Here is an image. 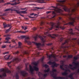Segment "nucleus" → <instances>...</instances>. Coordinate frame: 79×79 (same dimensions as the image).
<instances>
[{
	"mask_svg": "<svg viewBox=\"0 0 79 79\" xmlns=\"http://www.w3.org/2000/svg\"><path fill=\"white\" fill-rule=\"evenodd\" d=\"M10 9H6L5 10V11H10Z\"/></svg>",
	"mask_w": 79,
	"mask_h": 79,
	"instance_id": "obj_42",
	"label": "nucleus"
},
{
	"mask_svg": "<svg viewBox=\"0 0 79 79\" xmlns=\"http://www.w3.org/2000/svg\"><path fill=\"white\" fill-rule=\"evenodd\" d=\"M73 57V56L72 55H69L68 56V58H72Z\"/></svg>",
	"mask_w": 79,
	"mask_h": 79,
	"instance_id": "obj_39",
	"label": "nucleus"
},
{
	"mask_svg": "<svg viewBox=\"0 0 79 79\" xmlns=\"http://www.w3.org/2000/svg\"><path fill=\"white\" fill-rule=\"evenodd\" d=\"M71 14H69V16H71Z\"/></svg>",
	"mask_w": 79,
	"mask_h": 79,
	"instance_id": "obj_57",
	"label": "nucleus"
},
{
	"mask_svg": "<svg viewBox=\"0 0 79 79\" xmlns=\"http://www.w3.org/2000/svg\"><path fill=\"white\" fill-rule=\"evenodd\" d=\"M28 17L30 18H34V17H31V16H29Z\"/></svg>",
	"mask_w": 79,
	"mask_h": 79,
	"instance_id": "obj_48",
	"label": "nucleus"
},
{
	"mask_svg": "<svg viewBox=\"0 0 79 79\" xmlns=\"http://www.w3.org/2000/svg\"><path fill=\"white\" fill-rule=\"evenodd\" d=\"M74 74L75 73H74L70 74L69 76V77L70 78V79H74V78H73V74Z\"/></svg>",
	"mask_w": 79,
	"mask_h": 79,
	"instance_id": "obj_18",
	"label": "nucleus"
},
{
	"mask_svg": "<svg viewBox=\"0 0 79 79\" xmlns=\"http://www.w3.org/2000/svg\"><path fill=\"white\" fill-rule=\"evenodd\" d=\"M44 57H43L40 60V61H43L44 60Z\"/></svg>",
	"mask_w": 79,
	"mask_h": 79,
	"instance_id": "obj_36",
	"label": "nucleus"
},
{
	"mask_svg": "<svg viewBox=\"0 0 79 79\" xmlns=\"http://www.w3.org/2000/svg\"><path fill=\"white\" fill-rule=\"evenodd\" d=\"M11 28V27H10L9 29L6 30V33H7V32H9V31H10V29Z\"/></svg>",
	"mask_w": 79,
	"mask_h": 79,
	"instance_id": "obj_34",
	"label": "nucleus"
},
{
	"mask_svg": "<svg viewBox=\"0 0 79 79\" xmlns=\"http://www.w3.org/2000/svg\"><path fill=\"white\" fill-rule=\"evenodd\" d=\"M67 56H63V57L64 58H65V57H66Z\"/></svg>",
	"mask_w": 79,
	"mask_h": 79,
	"instance_id": "obj_60",
	"label": "nucleus"
},
{
	"mask_svg": "<svg viewBox=\"0 0 79 79\" xmlns=\"http://www.w3.org/2000/svg\"><path fill=\"white\" fill-rule=\"evenodd\" d=\"M69 33L71 34H74V33L73 32V30L72 29H69Z\"/></svg>",
	"mask_w": 79,
	"mask_h": 79,
	"instance_id": "obj_24",
	"label": "nucleus"
},
{
	"mask_svg": "<svg viewBox=\"0 0 79 79\" xmlns=\"http://www.w3.org/2000/svg\"><path fill=\"white\" fill-rule=\"evenodd\" d=\"M19 3L15 2L14 3L11 4V5H16L19 4Z\"/></svg>",
	"mask_w": 79,
	"mask_h": 79,
	"instance_id": "obj_29",
	"label": "nucleus"
},
{
	"mask_svg": "<svg viewBox=\"0 0 79 79\" xmlns=\"http://www.w3.org/2000/svg\"><path fill=\"white\" fill-rule=\"evenodd\" d=\"M19 44V47L18 48H21L22 47V43H21V42H19L18 43Z\"/></svg>",
	"mask_w": 79,
	"mask_h": 79,
	"instance_id": "obj_23",
	"label": "nucleus"
},
{
	"mask_svg": "<svg viewBox=\"0 0 79 79\" xmlns=\"http://www.w3.org/2000/svg\"><path fill=\"white\" fill-rule=\"evenodd\" d=\"M11 38L10 37H7V38H6V40H9V39H10Z\"/></svg>",
	"mask_w": 79,
	"mask_h": 79,
	"instance_id": "obj_40",
	"label": "nucleus"
},
{
	"mask_svg": "<svg viewBox=\"0 0 79 79\" xmlns=\"http://www.w3.org/2000/svg\"><path fill=\"white\" fill-rule=\"evenodd\" d=\"M44 67L45 68H48V67H49V66L47 64H45L44 65Z\"/></svg>",
	"mask_w": 79,
	"mask_h": 79,
	"instance_id": "obj_32",
	"label": "nucleus"
},
{
	"mask_svg": "<svg viewBox=\"0 0 79 79\" xmlns=\"http://www.w3.org/2000/svg\"><path fill=\"white\" fill-rule=\"evenodd\" d=\"M41 24H44V22H42Z\"/></svg>",
	"mask_w": 79,
	"mask_h": 79,
	"instance_id": "obj_58",
	"label": "nucleus"
},
{
	"mask_svg": "<svg viewBox=\"0 0 79 79\" xmlns=\"http://www.w3.org/2000/svg\"><path fill=\"white\" fill-rule=\"evenodd\" d=\"M44 35H47L48 36V37H52V38L53 39H55V37L54 36H53V37L52 36V35H51L49 34L48 32L44 33Z\"/></svg>",
	"mask_w": 79,
	"mask_h": 79,
	"instance_id": "obj_15",
	"label": "nucleus"
},
{
	"mask_svg": "<svg viewBox=\"0 0 79 79\" xmlns=\"http://www.w3.org/2000/svg\"><path fill=\"white\" fill-rule=\"evenodd\" d=\"M10 2H16V0H14L13 1H10Z\"/></svg>",
	"mask_w": 79,
	"mask_h": 79,
	"instance_id": "obj_53",
	"label": "nucleus"
},
{
	"mask_svg": "<svg viewBox=\"0 0 79 79\" xmlns=\"http://www.w3.org/2000/svg\"><path fill=\"white\" fill-rule=\"evenodd\" d=\"M79 19V17H77L76 18H74L70 17L69 19L71 21V22H69L68 23L64 24V25H68V24H69V25H73V24L75 22L74 20H75V19Z\"/></svg>",
	"mask_w": 79,
	"mask_h": 79,
	"instance_id": "obj_9",
	"label": "nucleus"
},
{
	"mask_svg": "<svg viewBox=\"0 0 79 79\" xmlns=\"http://www.w3.org/2000/svg\"><path fill=\"white\" fill-rule=\"evenodd\" d=\"M4 26V28H6V27H10V26H11V25L7 24L6 25V23H4L3 24Z\"/></svg>",
	"mask_w": 79,
	"mask_h": 79,
	"instance_id": "obj_20",
	"label": "nucleus"
},
{
	"mask_svg": "<svg viewBox=\"0 0 79 79\" xmlns=\"http://www.w3.org/2000/svg\"><path fill=\"white\" fill-rule=\"evenodd\" d=\"M12 42H14V43H15V40H12Z\"/></svg>",
	"mask_w": 79,
	"mask_h": 79,
	"instance_id": "obj_52",
	"label": "nucleus"
},
{
	"mask_svg": "<svg viewBox=\"0 0 79 79\" xmlns=\"http://www.w3.org/2000/svg\"><path fill=\"white\" fill-rule=\"evenodd\" d=\"M60 22H58L56 24V25L55 26V27L56 28H57L58 29V28H61L62 29H64L65 28V27H60Z\"/></svg>",
	"mask_w": 79,
	"mask_h": 79,
	"instance_id": "obj_13",
	"label": "nucleus"
},
{
	"mask_svg": "<svg viewBox=\"0 0 79 79\" xmlns=\"http://www.w3.org/2000/svg\"><path fill=\"white\" fill-rule=\"evenodd\" d=\"M6 4H7V5L9 4H10V3L8 2V3H7Z\"/></svg>",
	"mask_w": 79,
	"mask_h": 79,
	"instance_id": "obj_61",
	"label": "nucleus"
},
{
	"mask_svg": "<svg viewBox=\"0 0 79 79\" xmlns=\"http://www.w3.org/2000/svg\"><path fill=\"white\" fill-rule=\"evenodd\" d=\"M79 55H78L77 56L74 57V58L75 60H77V59L79 58Z\"/></svg>",
	"mask_w": 79,
	"mask_h": 79,
	"instance_id": "obj_28",
	"label": "nucleus"
},
{
	"mask_svg": "<svg viewBox=\"0 0 79 79\" xmlns=\"http://www.w3.org/2000/svg\"><path fill=\"white\" fill-rule=\"evenodd\" d=\"M4 37H7L8 36H9V35H4Z\"/></svg>",
	"mask_w": 79,
	"mask_h": 79,
	"instance_id": "obj_56",
	"label": "nucleus"
},
{
	"mask_svg": "<svg viewBox=\"0 0 79 79\" xmlns=\"http://www.w3.org/2000/svg\"><path fill=\"white\" fill-rule=\"evenodd\" d=\"M37 29V28L35 27H34L33 28V31H35Z\"/></svg>",
	"mask_w": 79,
	"mask_h": 79,
	"instance_id": "obj_45",
	"label": "nucleus"
},
{
	"mask_svg": "<svg viewBox=\"0 0 79 79\" xmlns=\"http://www.w3.org/2000/svg\"><path fill=\"white\" fill-rule=\"evenodd\" d=\"M10 56H5L4 57V58L5 59V60H8V59H9V58H10Z\"/></svg>",
	"mask_w": 79,
	"mask_h": 79,
	"instance_id": "obj_21",
	"label": "nucleus"
},
{
	"mask_svg": "<svg viewBox=\"0 0 79 79\" xmlns=\"http://www.w3.org/2000/svg\"><path fill=\"white\" fill-rule=\"evenodd\" d=\"M66 0H64L63 1H58L59 3L57 4V6H59L60 8V7H62L64 10L65 11H68L69 13H73L76 10V8L77 7V6H79V2H78L77 5H75V6L73 7L70 9H69L64 5L63 4L64 2H65Z\"/></svg>",
	"mask_w": 79,
	"mask_h": 79,
	"instance_id": "obj_2",
	"label": "nucleus"
},
{
	"mask_svg": "<svg viewBox=\"0 0 79 79\" xmlns=\"http://www.w3.org/2000/svg\"><path fill=\"white\" fill-rule=\"evenodd\" d=\"M72 40H76V38L72 39Z\"/></svg>",
	"mask_w": 79,
	"mask_h": 79,
	"instance_id": "obj_51",
	"label": "nucleus"
},
{
	"mask_svg": "<svg viewBox=\"0 0 79 79\" xmlns=\"http://www.w3.org/2000/svg\"><path fill=\"white\" fill-rule=\"evenodd\" d=\"M28 31H18V32H19L20 33H23V34H25V33H26V32H28Z\"/></svg>",
	"mask_w": 79,
	"mask_h": 79,
	"instance_id": "obj_27",
	"label": "nucleus"
},
{
	"mask_svg": "<svg viewBox=\"0 0 79 79\" xmlns=\"http://www.w3.org/2000/svg\"><path fill=\"white\" fill-rule=\"evenodd\" d=\"M39 53H40V52H38V53H37V55H39Z\"/></svg>",
	"mask_w": 79,
	"mask_h": 79,
	"instance_id": "obj_62",
	"label": "nucleus"
},
{
	"mask_svg": "<svg viewBox=\"0 0 79 79\" xmlns=\"http://www.w3.org/2000/svg\"><path fill=\"white\" fill-rule=\"evenodd\" d=\"M18 61H20V59L18 58V57L14 58L12 60V62H14V61H16L18 62Z\"/></svg>",
	"mask_w": 79,
	"mask_h": 79,
	"instance_id": "obj_16",
	"label": "nucleus"
},
{
	"mask_svg": "<svg viewBox=\"0 0 79 79\" xmlns=\"http://www.w3.org/2000/svg\"><path fill=\"white\" fill-rule=\"evenodd\" d=\"M50 70V68H48L47 70L45 69L44 70V72L45 73V74L43 75V74L41 73V72H39L38 73V76L40 77L39 79H44L45 77H47L48 74H49V71Z\"/></svg>",
	"mask_w": 79,
	"mask_h": 79,
	"instance_id": "obj_6",
	"label": "nucleus"
},
{
	"mask_svg": "<svg viewBox=\"0 0 79 79\" xmlns=\"http://www.w3.org/2000/svg\"><path fill=\"white\" fill-rule=\"evenodd\" d=\"M18 73H20L21 75L23 76H24L25 77L27 76V73L26 72V71L24 70L20 71L19 72L18 71Z\"/></svg>",
	"mask_w": 79,
	"mask_h": 79,
	"instance_id": "obj_11",
	"label": "nucleus"
},
{
	"mask_svg": "<svg viewBox=\"0 0 79 79\" xmlns=\"http://www.w3.org/2000/svg\"><path fill=\"white\" fill-rule=\"evenodd\" d=\"M53 35L54 36H55V37H57V36H58V35H56L55 34H53Z\"/></svg>",
	"mask_w": 79,
	"mask_h": 79,
	"instance_id": "obj_44",
	"label": "nucleus"
},
{
	"mask_svg": "<svg viewBox=\"0 0 79 79\" xmlns=\"http://www.w3.org/2000/svg\"><path fill=\"white\" fill-rule=\"evenodd\" d=\"M47 56L49 60L51 58H54L55 59L56 58V55H54L52 54L50 55L49 56L48 55V54H47Z\"/></svg>",
	"mask_w": 79,
	"mask_h": 79,
	"instance_id": "obj_14",
	"label": "nucleus"
},
{
	"mask_svg": "<svg viewBox=\"0 0 79 79\" xmlns=\"http://www.w3.org/2000/svg\"><path fill=\"white\" fill-rule=\"evenodd\" d=\"M18 39H23V38H25V42H26V43H27L28 45H31L32 44H33L37 46V48H39L40 50H42L40 48V47L41 46V45H42V44L40 43H37L33 41L31 42L30 41H28V40H29L30 39L29 37H26V35H22L20 37H18Z\"/></svg>",
	"mask_w": 79,
	"mask_h": 79,
	"instance_id": "obj_4",
	"label": "nucleus"
},
{
	"mask_svg": "<svg viewBox=\"0 0 79 79\" xmlns=\"http://www.w3.org/2000/svg\"><path fill=\"white\" fill-rule=\"evenodd\" d=\"M5 47H6V45H3L2 46V48H4Z\"/></svg>",
	"mask_w": 79,
	"mask_h": 79,
	"instance_id": "obj_43",
	"label": "nucleus"
},
{
	"mask_svg": "<svg viewBox=\"0 0 79 79\" xmlns=\"http://www.w3.org/2000/svg\"><path fill=\"white\" fill-rule=\"evenodd\" d=\"M48 64H49V65H52L51 67L52 68V71H50L49 72V73L54 79H65V77H56V75H57V74L54 73H55V72H56V70L55 69H54L53 68H54V67H55V66L56 67L58 66L59 65V64H56V63H55V62H51V61H49V62H48Z\"/></svg>",
	"mask_w": 79,
	"mask_h": 79,
	"instance_id": "obj_3",
	"label": "nucleus"
},
{
	"mask_svg": "<svg viewBox=\"0 0 79 79\" xmlns=\"http://www.w3.org/2000/svg\"><path fill=\"white\" fill-rule=\"evenodd\" d=\"M22 67H22V66H19L17 67V69H21V68H22Z\"/></svg>",
	"mask_w": 79,
	"mask_h": 79,
	"instance_id": "obj_33",
	"label": "nucleus"
},
{
	"mask_svg": "<svg viewBox=\"0 0 79 79\" xmlns=\"http://www.w3.org/2000/svg\"><path fill=\"white\" fill-rule=\"evenodd\" d=\"M60 63L62 65H60V68L62 70L65 71L64 72L62 73V74L63 76H67L68 73V71L69 73H71L70 69L72 70H74L76 69H77V72L76 74H79V62L77 61H75L73 62L72 64L75 67H73V64H69V66L68 65L64 64V61L61 60Z\"/></svg>",
	"mask_w": 79,
	"mask_h": 79,
	"instance_id": "obj_1",
	"label": "nucleus"
},
{
	"mask_svg": "<svg viewBox=\"0 0 79 79\" xmlns=\"http://www.w3.org/2000/svg\"><path fill=\"white\" fill-rule=\"evenodd\" d=\"M5 43H6V44H7V43H8V44H10V42H9L8 41H6Z\"/></svg>",
	"mask_w": 79,
	"mask_h": 79,
	"instance_id": "obj_41",
	"label": "nucleus"
},
{
	"mask_svg": "<svg viewBox=\"0 0 79 79\" xmlns=\"http://www.w3.org/2000/svg\"><path fill=\"white\" fill-rule=\"evenodd\" d=\"M19 53V51H17V52H15L14 53V54H15V55H16V54H18V53Z\"/></svg>",
	"mask_w": 79,
	"mask_h": 79,
	"instance_id": "obj_37",
	"label": "nucleus"
},
{
	"mask_svg": "<svg viewBox=\"0 0 79 79\" xmlns=\"http://www.w3.org/2000/svg\"><path fill=\"white\" fill-rule=\"evenodd\" d=\"M22 29H24V30H26V29H27V27H26V26H22Z\"/></svg>",
	"mask_w": 79,
	"mask_h": 79,
	"instance_id": "obj_26",
	"label": "nucleus"
},
{
	"mask_svg": "<svg viewBox=\"0 0 79 79\" xmlns=\"http://www.w3.org/2000/svg\"><path fill=\"white\" fill-rule=\"evenodd\" d=\"M27 71H29V68H27V66H26V68L25 69Z\"/></svg>",
	"mask_w": 79,
	"mask_h": 79,
	"instance_id": "obj_38",
	"label": "nucleus"
},
{
	"mask_svg": "<svg viewBox=\"0 0 79 79\" xmlns=\"http://www.w3.org/2000/svg\"><path fill=\"white\" fill-rule=\"evenodd\" d=\"M38 37H39L40 38V39L42 40V43H43V44H44V42H45V40H44V38L43 37H44V38H45L46 37V36H44V35H43V36H41L40 35L39 36L38 35H37L36 36H35L34 37V39H35V40H37V39Z\"/></svg>",
	"mask_w": 79,
	"mask_h": 79,
	"instance_id": "obj_10",
	"label": "nucleus"
},
{
	"mask_svg": "<svg viewBox=\"0 0 79 79\" xmlns=\"http://www.w3.org/2000/svg\"><path fill=\"white\" fill-rule=\"evenodd\" d=\"M51 11H48V12H47L46 13V14H48L49 13H51Z\"/></svg>",
	"mask_w": 79,
	"mask_h": 79,
	"instance_id": "obj_47",
	"label": "nucleus"
},
{
	"mask_svg": "<svg viewBox=\"0 0 79 79\" xmlns=\"http://www.w3.org/2000/svg\"><path fill=\"white\" fill-rule=\"evenodd\" d=\"M9 52H6L3 53L4 55H5V54H6V53H8Z\"/></svg>",
	"mask_w": 79,
	"mask_h": 79,
	"instance_id": "obj_46",
	"label": "nucleus"
},
{
	"mask_svg": "<svg viewBox=\"0 0 79 79\" xmlns=\"http://www.w3.org/2000/svg\"><path fill=\"white\" fill-rule=\"evenodd\" d=\"M12 62V61H11L10 62H8L7 63V64H8V66H9V67H10V68H11V66L10 65V64H11V63Z\"/></svg>",
	"mask_w": 79,
	"mask_h": 79,
	"instance_id": "obj_25",
	"label": "nucleus"
},
{
	"mask_svg": "<svg viewBox=\"0 0 79 79\" xmlns=\"http://www.w3.org/2000/svg\"><path fill=\"white\" fill-rule=\"evenodd\" d=\"M10 10L11 11H16L17 13L18 14H19V15H20L21 13H23V14H26V13H27V12H26V10L25 11H19L18 10H15V9H10Z\"/></svg>",
	"mask_w": 79,
	"mask_h": 79,
	"instance_id": "obj_12",
	"label": "nucleus"
},
{
	"mask_svg": "<svg viewBox=\"0 0 79 79\" xmlns=\"http://www.w3.org/2000/svg\"><path fill=\"white\" fill-rule=\"evenodd\" d=\"M36 8H37V9H40L39 8V7H37Z\"/></svg>",
	"mask_w": 79,
	"mask_h": 79,
	"instance_id": "obj_64",
	"label": "nucleus"
},
{
	"mask_svg": "<svg viewBox=\"0 0 79 79\" xmlns=\"http://www.w3.org/2000/svg\"><path fill=\"white\" fill-rule=\"evenodd\" d=\"M1 2H2V3H4V2H5L4 1V0H1Z\"/></svg>",
	"mask_w": 79,
	"mask_h": 79,
	"instance_id": "obj_54",
	"label": "nucleus"
},
{
	"mask_svg": "<svg viewBox=\"0 0 79 79\" xmlns=\"http://www.w3.org/2000/svg\"><path fill=\"white\" fill-rule=\"evenodd\" d=\"M3 15L4 16H5V15H6V14H4Z\"/></svg>",
	"mask_w": 79,
	"mask_h": 79,
	"instance_id": "obj_63",
	"label": "nucleus"
},
{
	"mask_svg": "<svg viewBox=\"0 0 79 79\" xmlns=\"http://www.w3.org/2000/svg\"><path fill=\"white\" fill-rule=\"evenodd\" d=\"M11 46V45H10L9 47H10V48H14V47H15L16 46V45L13 46Z\"/></svg>",
	"mask_w": 79,
	"mask_h": 79,
	"instance_id": "obj_35",
	"label": "nucleus"
},
{
	"mask_svg": "<svg viewBox=\"0 0 79 79\" xmlns=\"http://www.w3.org/2000/svg\"><path fill=\"white\" fill-rule=\"evenodd\" d=\"M30 15H31V16H33V15H34V16H37L38 15L37 14H34V13H32L30 14Z\"/></svg>",
	"mask_w": 79,
	"mask_h": 79,
	"instance_id": "obj_30",
	"label": "nucleus"
},
{
	"mask_svg": "<svg viewBox=\"0 0 79 79\" xmlns=\"http://www.w3.org/2000/svg\"><path fill=\"white\" fill-rule=\"evenodd\" d=\"M15 77L16 79H19V76H18V73H16Z\"/></svg>",
	"mask_w": 79,
	"mask_h": 79,
	"instance_id": "obj_31",
	"label": "nucleus"
},
{
	"mask_svg": "<svg viewBox=\"0 0 79 79\" xmlns=\"http://www.w3.org/2000/svg\"><path fill=\"white\" fill-rule=\"evenodd\" d=\"M69 40H71V38H70L67 40L66 41H65V42L62 44V45H64V44H66V43H68V42H69Z\"/></svg>",
	"mask_w": 79,
	"mask_h": 79,
	"instance_id": "obj_22",
	"label": "nucleus"
},
{
	"mask_svg": "<svg viewBox=\"0 0 79 79\" xmlns=\"http://www.w3.org/2000/svg\"><path fill=\"white\" fill-rule=\"evenodd\" d=\"M37 63L36 62L32 63L31 65L33 67H32L31 65H29L30 71V73H31V74H33V71L34 70L36 71H39V68L37 66Z\"/></svg>",
	"mask_w": 79,
	"mask_h": 79,
	"instance_id": "obj_5",
	"label": "nucleus"
},
{
	"mask_svg": "<svg viewBox=\"0 0 79 79\" xmlns=\"http://www.w3.org/2000/svg\"><path fill=\"white\" fill-rule=\"evenodd\" d=\"M0 71L1 72H2V73H3L2 75H0V77H6V73H11V71L9 70H6L4 69H0Z\"/></svg>",
	"mask_w": 79,
	"mask_h": 79,
	"instance_id": "obj_8",
	"label": "nucleus"
},
{
	"mask_svg": "<svg viewBox=\"0 0 79 79\" xmlns=\"http://www.w3.org/2000/svg\"><path fill=\"white\" fill-rule=\"evenodd\" d=\"M52 45V43H50L48 44V45Z\"/></svg>",
	"mask_w": 79,
	"mask_h": 79,
	"instance_id": "obj_50",
	"label": "nucleus"
},
{
	"mask_svg": "<svg viewBox=\"0 0 79 79\" xmlns=\"http://www.w3.org/2000/svg\"><path fill=\"white\" fill-rule=\"evenodd\" d=\"M49 25H51L52 26V27L50 28L49 29V30H52V29H53V25H54V23L53 22H51L49 23Z\"/></svg>",
	"mask_w": 79,
	"mask_h": 79,
	"instance_id": "obj_17",
	"label": "nucleus"
},
{
	"mask_svg": "<svg viewBox=\"0 0 79 79\" xmlns=\"http://www.w3.org/2000/svg\"><path fill=\"white\" fill-rule=\"evenodd\" d=\"M51 8H53V9H52V10H54V11L52 12V15L53 16L52 17V18H53L54 17L56 16V13H60L61 11H63V10H61V9L58 8V7H55L54 6H51Z\"/></svg>",
	"mask_w": 79,
	"mask_h": 79,
	"instance_id": "obj_7",
	"label": "nucleus"
},
{
	"mask_svg": "<svg viewBox=\"0 0 79 79\" xmlns=\"http://www.w3.org/2000/svg\"><path fill=\"white\" fill-rule=\"evenodd\" d=\"M33 11H35V10H36V9H33Z\"/></svg>",
	"mask_w": 79,
	"mask_h": 79,
	"instance_id": "obj_59",
	"label": "nucleus"
},
{
	"mask_svg": "<svg viewBox=\"0 0 79 79\" xmlns=\"http://www.w3.org/2000/svg\"><path fill=\"white\" fill-rule=\"evenodd\" d=\"M78 27H75V29H77V30H78Z\"/></svg>",
	"mask_w": 79,
	"mask_h": 79,
	"instance_id": "obj_49",
	"label": "nucleus"
},
{
	"mask_svg": "<svg viewBox=\"0 0 79 79\" xmlns=\"http://www.w3.org/2000/svg\"><path fill=\"white\" fill-rule=\"evenodd\" d=\"M35 2H36V3H46L45 2V1L44 0H38L37 1H35Z\"/></svg>",
	"mask_w": 79,
	"mask_h": 79,
	"instance_id": "obj_19",
	"label": "nucleus"
},
{
	"mask_svg": "<svg viewBox=\"0 0 79 79\" xmlns=\"http://www.w3.org/2000/svg\"><path fill=\"white\" fill-rule=\"evenodd\" d=\"M27 79H31V78L29 77L28 78H27ZM31 79H35V78H32Z\"/></svg>",
	"mask_w": 79,
	"mask_h": 79,
	"instance_id": "obj_55",
	"label": "nucleus"
}]
</instances>
